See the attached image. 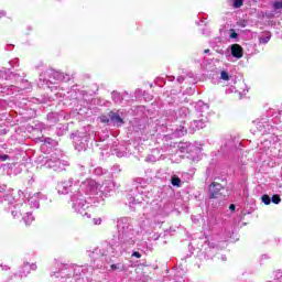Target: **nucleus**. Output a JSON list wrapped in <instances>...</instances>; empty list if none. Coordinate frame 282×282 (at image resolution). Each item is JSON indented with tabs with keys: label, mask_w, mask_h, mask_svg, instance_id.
Segmentation results:
<instances>
[{
	"label": "nucleus",
	"mask_w": 282,
	"mask_h": 282,
	"mask_svg": "<svg viewBox=\"0 0 282 282\" xmlns=\"http://www.w3.org/2000/svg\"><path fill=\"white\" fill-rule=\"evenodd\" d=\"M225 56L227 61H232V58L239 61L243 58V47L240 44H231L225 51Z\"/></svg>",
	"instance_id": "f3484780"
},
{
	"label": "nucleus",
	"mask_w": 282,
	"mask_h": 282,
	"mask_svg": "<svg viewBox=\"0 0 282 282\" xmlns=\"http://www.w3.org/2000/svg\"><path fill=\"white\" fill-rule=\"evenodd\" d=\"M202 34H203V36H210V30H208V29H203V30H202Z\"/></svg>",
	"instance_id": "5fc2aeb1"
},
{
	"label": "nucleus",
	"mask_w": 282,
	"mask_h": 282,
	"mask_svg": "<svg viewBox=\"0 0 282 282\" xmlns=\"http://www.w3.org/2000/svg\"><path fill=\"white\" fill-rule=\"evenodd\" d=\"M10 160V155L0 153V162H6Z\"/></svg>",
	"instance_id": "603ef678"
},
{
	"label": "nucleus",
	"mask_w": 282,
	"mask_h": 282,
	"mask_svg": "<svg viewBox=\"0 0 282 282\" xmlns=\"http://www.w3.org/2000/svg\"><path fill=\"white\" fill-rule=\"evenodd\" d=\"M115 153L117 158H129V152H127V149L124 147L118 148L115 150Z\"/></svg>",
	"instance_id": "c756f323"
},
{
	"label": "nucleus",
	"mask_w": 282,
	"mask_h": 282,
	"mask_svg": "<svg viewBox=\"0 0 282 282\" xmlns=\"http://www.w3.org/2000/svg\"><path fill=\"white\" fill-rule=\"evenodd\" d=\"M116 191V184L113 181H106L99 187V197H95L99 204H105V198L102 197H111V194Z\"/></svg>",
	"instance_id": "dca6fc26"
},
{
	"label": "nucleus",
	"mask_w": 282,
	"mask_h": 282,
	"mask_svg": "<svg viewBox=\"0 0 282 282\" xmlns=\"http://www.w3.org/2000/svg\"><path fill=\"white\" fill-rule=\"evenodd\" d=\"M110 116V124H113V127H122L124 124V119L120 116L119 110H111L109 112Z\"/></svg>",
	"instance_id": "aec40b11"
},
{
	"label": "nucleus",
	"mask_w": 282,
	"mask_h": 282,
	"mask_svg": "<svg viewBox=\"0 0 282 282\" xmlns=\"http://www.w3.org/2000/svg\"><path fill=\"white\" fill-rule=\"evenodd\" d=\"M243 1L245 0H232V8H235V10H238V8H241V6H243Z\"/></svg>",
	"instance_id": "37998d69"
},
{
	"label": "nucleus",
	"mask_w": 282,
	"mask_h": 282,
	"mask_svg": "<svg viewBox=\"0 0 282 282\" xmlns=\"http://www.w3.org/2000/svg\"><path fill=\"white\" fill-rule=\"evenodd\" d=\"M275 282H282V270H278L274 272Z\"/></svg>",
	"instance_id": "a18cd8bd"
},
{
	"label": "nucleus",
	"mask_w": 282,
	"mask_h": 282,
	"mask_svg": "<svg viewBox=\"0 0 282 282\" xmlns=\"http://www.w3.org/2000/svg\"><path fill=\"white\" fill-rule=\"evenodd\" d=\"M145 162H159L158 159L154 156L153 152L145 158Z\"/></svg>",
	"instance_id": "de8ad7c7"
},
{
	"label": "nucleus",
	"mask_w": 282,
	"mask_h": 282,
	"mask_svg": "<svg viewBox=\"0 0 282 282\" xmlns=\"http://www.w3.org/2000/svg\"><path fill=\"white\" fill-rule=\"evenodd\" d=\"M135 228L133 220L129 217H121L117 220V234L112 236L110 242H104L101 246L88 251L95 268L102 270L107 268V263H112L116 257H120L122 252H127L129 248L135 246Z\"/></svg>",
	"instance_id": "f257e3e1"
},
{
	"label": "nucleus",
	"mask_w": 282,
	"mask_h": 282,
	"mask_svg": "<svg viewBox=\"0 0 282 282\" xmlns=\"http://www.w3.org/2000/svg\"><path fill=\"white\" fill-rule=\"evenodd\" d=\"M4 17H8V11L0 10V19H4Z\"/></svg>",
	"instance_id": "bf43d9fd"
},
{
	"label": "nucleus",
	"mask_w": 282,
	"mask_h": 282,
	"mask_svg": "<svg viewBox=\"0 0 282 282\" xmlns=\"http://www.w3.org/2000/svg\"><path fill=\"white\" fill-rule=\"evenodd\" d=\"M76 173H79V175H86L87 174V167L82 164H77L75 167Z\"/></svg>",
	"instance_id": "c9c22d12"
},
{
	"label": "nucleus",
	"mask_w": 282,
	"mask_h": 282,
	"mask_svg": "<svg viewBox=\"0 0 282 282\" xmlns=\"http://www.w3.org/2000/svg\"><path fill=\"white\" fill-rule=\"evenodd\" d=\"M72 78L73 77L69 74L61 73L55 69H46L40 74L37 86L43 88L46 87V89H53L52 85H57V83H69Z\"/></svg>",
	"instance_id": "39448f33"
},
{
	"label": "nucleus",
	"mask_w": 282,
	"mask_h": 282,
	"mask_svg": "<svg viewBox=\"0 0 282 282\" xmlns=\"http://www.w3.org/2000/svg\"><path fill=\"white\" fill-rule=\"evenodd\" d=\"M79 191L85 193L86 197H99L98 183L93 178L83 182Z\"/></svg>",
	"instance_id": "4468645a"
},
{
	"label": "nucleus",
	"mask_w": 282,
	"mask_h": 282,
	"mask_svg": "<svg viewBox=\"0 0 282 282\" xmlns=\"http://www.w3.org/2000/svg\"><path fill=\"white\" fill-rule=\"evenodd\" d=\"M20 87L15 85H6L4 87H2V94H8V96H12L14 94H21V91H26V94L32 91V83L26 79H20Z\"/></svg>",
	"instance_id": "f8f14e48"
},
{
	"label": "nucleus",
	"mask_w": 282,
	"mask_h": 282,
	"mask_svg": "<svg viewBox=\"0 0 282 282\" xmlns=\"http://www.w3.org/2000/svg\"><path fill=\"white\" fill-rule=\"evenodd\" d=\"M94 268L89 265L78 264H61L57 271H53L52 279H57L58 282L80 281L86 274H91Z\"/></svg>",
	"instance_id": "f03ea898"
},
{
	"label": "nucleus",
	"mask_w": 282,
	"mask_h": 282,
	"mask_svg": "<svg viewBox=\"0 0 282 282\" xmlns=\"http://www.w3.org/2000/svg\"><path fill=\"white\" fill-rule=\"evenodd\" d=\"M210 107L208 104L199 100L195 105V111L198 119H194L189 123L191 131H199L200 129H204L206 124H208V111Z\"/></svg>",
	"instance_id": "423d86ee"
},
{
	"label": "nucleus",
	"mask_w": 282,
	"mask_h": 282,
	"mask_svg": "<svg viewBox=\"0 0 282 282\" xmlns=\"http://www.w3.org/2000/svg\"><path fill=\"white\" fill-rule=\"evenodd\" d=\"M37 197L40 202H47V195H44L42 193H37Z\"/></svg>",
	"instance_id": "3c124183"
},
{
	"label": "nucleus",
	"mask_w": 282,
	"mask_h": 282,
	"mask_svg": "<svg viewBox=\"0 0 282 282\" xmlns=\"http://www.w3.org/2000/svg\"><path fill=\"white\" fill-rule=\"evenodd\" d=\"M176 80H177V83H178L180 85H182V83H184V80H186V78L181 75V76H178V77L176 78Z\"/></svg>",
	"instance_id": "052dcab7"
},
{
	"label": "nucleus",
	"mask_w": 282,
	"mask_h": 282,
	"mask_svg": "<svg viewBox=\"0 0 282 282\" xmlns=\"http://www.w3.org/2000/svg\"><path fill=\"white\" fill-rule=\"evenodd\" d=\"M4 202L8 203L13 219L22 217L23 213L28 210V204L23 203L21 199L17 200L12 194L4 195Z\"/></svg>",
	"instance_id": "6e6552de"
},
{
	"label": "nucleus",
	"mask_w": 282,
	"mask_h": 282,
	"mask_svg": "<svg viewBox=\"0 0 282 282\" xmlns=\"http://www.w3.org/2000/svg\"><path fill=\"white\" fill-rule=\"evenodd\" d=\"M98 204H100V200L96 199V197L85 196L80 189L76 194L70 195V206L74 213L87 219L91 218L89 207L98 206Z\"/></svg>",
	"instance_id": "20e7f679"
},
{
	"label": "nucleus",
	"mask_w": 282,
	"mask_h": 282,
	"mask_svg": "<svg viewBox=\"0 0 282 282\" xmlns=\"http://www.w3.org/2000/svg\"><path fill=\"white\" fill-rule=\"evenodd\" d=\"M131 257H134L135 259H141L142 258V253H140V251H133Z\"/></svg>",
	"instance_id": "864d4df0"
},
{
	"label": "nucleus",
	"mask_w": 282,
	"mask_h": 282,
	"mask_svg": "<svg viewBox=\"0 0 282 282\" xmlns=\"http://www.w3.org/2000/svg\"><path fill=\"white\" fill-rule=\"evenodd\" d=\"M270 39H272V33L269 31H264L259 36V43H261L262 45H267V43H270Z\"/></svg>",
	"instance_id": "cd10ccee"
},
{
	"label": "nucleus",
	"mask_w": 282,
	"mask_h": 282,
	"mask_svg": "<svg viewBox=\"0 0 282 282\" xmlns=\"http://www.w3.org/2000/svg\"><path fill=\"white\" fill-rule=\"evenodd\" d=\"M203 254L206 261H208V259H213V257H215V247L209 246L208 248L205 249Z\"/></svg>",
	"instance_id": "c85d7f7f"
},
{
	"label": "nucleus",
	"mask_w": 282,
	"mask_h": 282,
	"mask_svg": "<svg viewBox=\"0 0 282 282\" xmlns=\"http://www.w3.org/2000/svg\"><path fill=\"white\" fill-rule=\"evenodd\" d=\"M186 133V130L184 129V127H180V131H178V135H184Z\"/></svg>",
	"instance_id": "0e129e2a"
},
{
	"label": "nucleus",
	"mask_w": 282,
	"mask_h": 282,
	"mask_svg": "<svg viewBox=\"0 0 282 282\" xmlns=\"http://www.w3.org/2000/svg\"><path fill=\"white\" fill-rule=\"evenodd\" d=\"M147 180L138 177L132 182L131 188L128 191L127 199L131 210H135L138 204L142 202H149L153 198V191L147 185Z\"/></svg>",
	"instance_id": "7ed1b4c3"
},
{
	"label": "nucleus",
	"mask_w": 282,
	"mask_h": 282,
	"mask_svg": "<svg viewBox=\"0 0 282 282\" xmlns=\"http://www.w3.org/2000/svg\"><path fill=\"white\" fill-rule=\"evenodd\" d=\"M78 94H80V89H78V86L74 85L70 87L69 91L64 94L65 98H69V100H77L78 99Z\"/></svg>",
	"instance_id": "5701e85b"
},
{
	"label": "nucleus",
	"mask_w": 282,
	"mask_h": 282,
	"mask_svg": "<svg viewBox=\"0 0 282 282\" xmlns=\"http://www.w3.org/2000/svg\"><path fill=\"white\" fill-rule=\"evenodd\" d=\"M39 164H41V166H44L45 169H52L57 173H61V171H65V166H69V163L67 161H61L58 154H52L51 156L43 158L40 156Z\"/></svg>",
	"instance_id": "0eeeda50"
},
{
	"label": "nucleus",
	"mask_w": 282,
	"mask_h": 282,
	"mask_svg": "<svg viewBox=\"0 0 282 282\" xmlns=\"http://www.w3.org/2000/svg\"><path fill=\"white\" fill-rule=\"evenodd\" d=\"M120 171H121V170H120V165H113V166H112V172H113V173H120Z\"/></svg>",
	"instance_id": "13d9d810"
},
{
	"label": "nucleus",
	"mask_w": 282,
	"mask_h": 282,
	"mask_svg": "<svg viewBox=\"0 0 282 282\" xmlns=\"http://www.w3.org/2000/svg\"><path fill=\"white\" fill-rule=\"evenodd\" d=\"M9 65H11V67H19V58L9 61Z\"/></svg>",
	"instance_id": "09e8293b"
},
{
	"label": "nucleus",
	"mask_w": 282,
	"mask_h": 282,
	"mask_svg": "<svg viewBox=\"0 0 282 282\" xmlns=\"http://www.w3.org/2000/svg\"><path fill=\"white\" fill-rule=\"evenodd\" d=\"M177 149L181 153H202V149L193 145L191 142H180L177 143Z\"/></svg>",
	"instance_id": "6ab92c4d"
},
{
	"label": "nucleus",
	"mask_w": 282,
	"mask_h": 282,
	"mask_svg": "<svg viewBox=\"0 0 282 282\" xmlns=\"http://www.w3.org/2000/svg\"><path fill=\"white\" fill-rule=\"evenodd\" d=\"M94 224H95V226H100V224H102V219L101 218H94Z\"/></svg>",
	"instance_id": "4d7b16f0"
},
{
	"label": "nucleus",
	"mask_w": 282,
	"mask_h": 282,
	"mask_svg": "<svg viewBox=\"0 0 282 282\" xmlns=\"http://www.w3.org/2000/svg\"><path fill=\"white\" fill-rule=\"evenodd\" d=\"M229 39H239V33L235 30H230Z\"/></svg>",
	"instance_id": "8fccbe9b"
},
{
	"label": "nucleus",
	"mask_w": 282,
	"mask_h": 282,
	"mask_svg": "<svg viewBox=\"0 0 282 282\" xmlns=\"http://www.w3.org/2000/svg\"><path fill=\"white\" fill-rule=\"evenodd\" d=\"M163 282H186V269L182 264L173 268L169 275L163 276Z\"/></svg>",
	"instance_id": "ddd939ff"
},
{
	"label": "nucleus",
	"mask_w": 282,
	"mask_h": 282,
	"mask_svg": "<svg viewBox=\"0 0 282 282\" xmlns=\"http://www.w3.org/2000/svg\"><path fill=\"white\" fill-rule=\"evenodd\" d=\"M239 139L232 135H228L224 139L220 150L215 154L216 158H221V155H228V153H232V151H237V147H239Z\"/></svg>",
	"instance_id": "1a4fd4ad"
},
{
	"label": "nucleus",
	"mask_w": 282,
	"mask_h": 282,
	"mask_svg": "<svg viewBox=\"0 0 282 282\" xmlns=\"http://www.w3.org/2000/svg\"><path fill=\"white\" fill-rule=\"evenodd\" d=\"M210 47H213V50L216 51L217 54H220L221 56L226 54V51H224V41H221V37H215L210 42Z\"/></svg>",
	"instance_id": "412c9836"
},
{
	"label": "nucleus",
	"mask_w": 282,
	"mask_h": 282,
	"mask_svg": "<svg viewBox=\"0 0 282 282\" xmlns=\"http://www.w3.org/2000/svg\"><path fill=\"white\" fill-rule=\"evenodd\" d=\"M110 269L112 270V272L116 270H118L119 272H124V265L122 264V262L110 264Z\"/></svg>",
	"instance_id": "72a5a7b5"
},
{
	"label": "nucleus",
	"mask_w": 282,
	"mask_h": 282,
	"mask_svg": "<svg viewBox=\"0 0 282 282\" xmlns=\"http://www.w3.org/2000/svg\"><path fill=\"white\" fill-rule=\"evenodd\" d=\"M6 50L7 52H12L14 50V44H7Z\"/></svg>",
	"instance_id": "6e6d98bb"
},
{
	"label": "nucleus",
	"mask_w": 282,
	"mask_h": 282,
	"mask_svg": "<svg viewBox=\"0 0 282 282\" xmlns=\"http://www.w3.org/2000/svg\"><path fill=\"white\" fill-rule=\"evenodd\" d=\"M272 204H279L281 202V195L275 194L271 197Z\"/></svg>",
	"instance_id": "49530a36"
},
{
	"label": "nucleus",
	"mask_w": 282,
	"mask_h": 282,
	"mask_svg": "<svg viewBox=\"0 0 282 282\" xmlns=\"http://www.w3.org/2000/svg\"><path fill=\"white\" fill-rule=\"evenodd\" d=\"M239 28H246V25H248V22L246 21H241L238 23Z\"/></svg>",
	"instance_id": "774afa93"
},
{
	"label": "nucleus",
	"mask_w": 282,
	"mask_h": 282,
	"mask_svg": "<svg viewBox=\"0 0 282 282\" xmlns=\"http://www.w3.org/2000/svg\"><path fill=\"white\" fill-rule=\"evenodd\" d=\"M80 191V185H78V181H74V178H68L67 181L59 182L57 184V193L58 195H74Z\"/></svg>",
	"instance_id": "9d476101"
},
{
	"label": "nucleus",
	"mask_w": 282,
	"mask_h": 282,
	"mask_svg": "<svg viewBox=\"0 0 282 282\" xmlns=\"http://www.w3.org/2000/svg\"><path fill=\"white\" fill-rule=\"evenodd\" d=\"M129 93L124 91L123 94L118 93V90H113L111 93V98L115 105H122V100H124V96H128Z\"/></svg>",
	"instance_id": "b1692460"
},
{
	"label": "nucleus",
	"mask_w": 282,
	"mask_h": 282,
	"mask_svg": "<svg viewBox=\"0 0 282 282\" xmlns=\"http://www.w3.org/2000/svg\"><path fill=\"white\" fill-rule=\"evenodd\" d=\"M93 173L97 176L105 175L106 171L102 167H95Z\"/></svg>",
	"instance_id": "c03bdc74"
},
{
	"label": "nucleus",
	"mask_w": 282,
	"mask_h": 282,
	"mask_svg": "<svg viewBox=\"0 0 282 282\" xmlns=\"http://www.w3.org/2000/svg\"><path fill=\"white\" fill-rule=\"evenodd\" d=\"M276 14H279L276 11L272 10H267L265 12L262 13L263 19H275Z\"/></svg>",
	"instance_id": "2f4dec72"
},
{
	"label": "nucleus",
	"mask_w": 282,
	"mask_h": 282,
	"mask_svg": "<svg viewBox=\"0 0 282 282\" xmlns=\"http://www.w3.org/2000/svg\"><path fill=\"white\" fill-rule=\"evenodd\" d=\"M33 129L35 131H43V129H45V124L41 121H37L34 126H33Z\"/></svg>",
	"instance_id": "79ce46f5"
},
{
	"label": "nucleus",
	"mask_w": 282,
	"mask_h": 282,
	"mask_svg": "<svg viewBox=\"0 0 282 282\" xmlns=\"http://www.w3.org/2000/svg\"><path fill=\"white\" fill-rule=\"evenodd\" d=\"M208 195L209 199H226V197L230 195V192L228 191V187L220 183L212 182L208 186Z\"/></svg>",
	"instance_id": "9b49d317"
},
{
	"label": "nucleus",
	"mask_w": 282,
	"mask_h": 282,
	"mask_svg": "<svg viewBox=\"0 0 282 282\" xmlns=\"http://www.w3.org/2000/svg\"><path fill=\"white\" fill-rule=\"evenodd\" d=\"M29 206H31V208H40L41 206V200L39 199V195L37 193L34 194L33 196L29 197Z\"/></svg>",
	"instance_id": "a878e982"
},
{
	"label": "nucleus",
	"mask_w": 282,
	"mask_h": 282,
	"mask_svg": "<svg viewBox=\"0 0 282 282\" xmlns=\"http://www.w3.org/2000/svg\"><path fill=\"white\" fill-rule=\"evenodd\" d=\"M152 206V212L150 214L151 217V221H152V226H160V224H164V217H166V212L164 209H162V205L158 206V203H155V200H153V203H151Z\"/></svg>",
	"instance_id": "2eb2a0df"
},
{
	"label": "nucleus",
	"mask_w": 282,
	"mask_h": 282,
	"mask_svg": "<svg viewBox=\"0 0 282 282\" xmlns=\"http://www.w3.org/2000/svg\"><path fill=\"white\" fill-rule=\"evenodd\" d=\"M0 268H1V270L4 271V272H8V270H10V267L7 265V264H0Z\"/></svg>",
	"instance_id": "680f3d73"
},
{
	"label": "nucleus",
	"mask_w": 282,
	"mask_h": 282,
	"mask_svg": "<svg viewBox=\"0 0 282 282\" xmlns=\"http://www.w3.org/2000/svg\"><path fill=\"white\" fill-rule=\"evenodd\" d=\"M22 219L25 224V226H31L32 221H34V215L32 214V212H25L22 214Z\"/></svg>",
	"instance_id": "bb28decb"
},
{
	"label": "nucleus",
	"mask_w": 282,
	"mask_h": 282,
	"mask_svg": "<svg viewBox=\"0 0 282 282\" xmlns=\"http://www.w3.org/2000/svg\"><path fill=\"white\" fill-rule=\"evenodd\" d=\"M40 140L41 142H44V144H50V147H54V144H56V141L50 137H42Z\"/></svg>",
	"instance_id": "4c0bfd02"
},
{
	"label": "nucleus",
	"mask_w": 282,
	"mask_h": 282,
	"mask_svg": "<svg viewBox=\"0 0 282 282\" xmlns=\"http://www.w3.org/2000/svg\"><path fill=\"white\" fill-rule=\"evenodd\" d=\"M189 158L193 160V162H199V155H193L191 154Z\"/></svg>",
	"instance_id": "e2e57ef3"
},
{
	"label": "nucleus",
	"mask_w": 282,
	"mask_h": 282,
	"mask_svg": "<svg viewBox=\"0 0 282 282\" xmlns=\"http://www.w3.org/2000/svg\"><path fill=\"white\" fill-rule=\"evenodd\" d=\"M152 154L158 161L164 160V154H162V150L160 149L152 150Z\"/></svg>",
	"instance_id": "e433bc0d"
},
{
	"label": "nucleus",
	"mask_w": 282,
	"mask_h": 282,
	"mask_svg": "<svg viewBox=\"0 0 282 282\" xmlns=\"http://www.w3.org/2000/svg\"><path fill=\"white\" fill-rule=\"evenodd\" d=\"M261 202L262 204H264L265 206H270V204H272V197H270V195L268 194H263L261 196Z\"/></svg>",
	"instance_id": "58836bf2"
},
{
	"label": "nucleus",
	"mask_w": 282,
	"mask_h": 282,
	"mask_svg": "<svg viewBox=\"0 0 282 282\" xmlns=\"http://www.w3.org/2000/svg\"><path fill=\"white\" fill-rule=\"evenodd\" d=\"M229 210H231V213H235V210H237V205L230 204L229 205Z\"/></svg>",
	"instance_id": "69168bd1"
},
{
	"label": "nucleus",
	"mask_w": 282,
	"mask_h": 282,
	"mask_svg": "<svg viewBox=\"0 0 282 282\" xmlns=\"http://www.w3.org/2000/svg\"><path fill=\"white\" fill-rule=\"evenodd\" d=\"M13 78H21V75L12 73L10 68L0 69V80H13Z\"/></svg>",
	"instance_id": "4be33fe9"
},
{
	"label": "nucleus",
	"mask_w": 282,
	"mask_h": 282,
	"mask_svg": "<svg viewBox=\"0 0 282 282\" xmlns=\"http://www.w3.org/2000/svg\"><path fill=\"white\" fill-rule=\"evenodd\" d=\"M47 120L51 122V124H56V122H58V115L55 112H50L47 115Z\"/></svg>",
	"instance_id": "473e14b6"
},
{
	"label": "nucleus",
	"mask_w": 282,
	"mask_h": 282,
	"mask_svg": "<svg viewBox=\"0 0 282 282\" xmlns=\"http://www.w3.org/2000/svg\"><path fill=\"white\" fill-rule=\"evenodd\" d=\"M272 9L279 14L282 10V0H275L272 2Z\"/></svg>",
	"instance_id": "f704fd0d"
},
{
	"label": "nucleus",
	"mask_w": 282,
	"mask_h": 282,
	"mask_svg": "<svg viewBox=\"0 0 282 282\" xmlns=\"http://www.w3.org/2000/svg\"><path fill=\"white\" fill-rule=\"evenodd\" d=\"M171 184H172V186H176V188H180L182 186V178H180V176H177V175H172Z\"/></svg>",
	"instance_id": "7c9ffc66"
},
{
	"label": "nucleus",
	"mask_w": 282,
	"mask_h": 282,
	"mask_svg": "<svg viewBox=\"0 0 282 282\" xmlns=\"http://www.w3.org/2000/svg\"><path fill=\"white\" fill-rule=\"evenodd\" d=\"M100 122H102L104 124L111 126V117L109 116V112L108 116L100 117Z\"/></svg>",
	"instance_id": "a19ab883"
},
{
	"label": "nucleus",
	"mask_w": 282,
	"mask_h": 282,
	"mask_svg": "<svg viewBox=\"0 0 282 282\" xmlns=\"http://www.w3.org/2000/svg\"><path fill=\"white\" fill-rule=\"evenodd\" d=\"M232 76L228 73V70L220 72V80H230Z\"/></svg>",
	"instance_id": "ea45409f"
},
{
	"label": "nucleus",
	"mask_w": 282,
	"mask_h": 282,
	"mask_svg": "<svg viewBox=\"0 0 282 282\" xmlns=\"http://www.w3.org/2000/svg\"><path fill=\"white\" fill-rule=\"evenodd\" d=\"M175 116H176V120L177 119H186L191 116V110L187 108V107H181L176 112H175Z\"/></svg>",
	"instance_id": "393cba45"
},
{
	"label": "nucleus",
	"mask_w": 282,
	"mask_h": 282,
	"mask_svg": "<svg viewBox=\"0 0 282 282\" xmlns=\"http://www.w3.org/2000/svg\"><path fill=\"white\" fill-rule=\"evenodd\" d=\"M74 144L76 151H86L89 145V134L85 132L78 133V135L74 137Z\"/></svg>",
	"instance_id": "a211bd4d"
},
{
	"label": "nucleus",
	"mask_w": 282,
	"mask_h": 282,
	"mask_svg": "<svg viewBox=\"0 0 282 282\" xmlns=\"http://www.w3.org/2000/svg\"><path fill=\"white\" fill-rule=\"evenodd\" d=\"M265 259H270V256H268V254H262L261 257H260V261L261 262H263V261H265Z\"/></svg>",
	"instance_id": "338daca9"
}]
</instances>
